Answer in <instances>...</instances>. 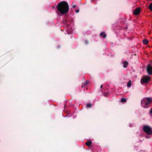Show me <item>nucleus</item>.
<instances>
[{"instance_id":"nucleus-1","label":"nucleus","mask_w":152,"mask_h":152,"mask_svg":"<svg viewBox=\"0 0 152 152\" xmlns=\"http://www.w3.org/2000/svg\"><path fill=\"white\" fill-rule=\"evenodd\" d=\"M57 10L61 14H64L66 13V2L61 1L57 6Z\"/></svg>"},{"instance_id":"nucleus-2","label":"nucleus","mask_w":152,"mask_h":152,"mask_svg":"<svg viewBox=\"0 0 152 152\" xmlns=\"http://www.w3.org/2000/svg\"><path fill=\"white\" fill-rule=\"evenodd\" d=\"M151 99L150 98H147L146 99L141 100V106L145 108H148L150 106V103L151 101Z\"/></svg>"},{"instance_id":"nucleus-3","label":"nucleus","mask_w":152,"mask_h":152,"mask_svg":"<svg viewBox=\"0 0 152 152\" xmlns=\"http://www.w3.org/2000/svg\"><path fill=\"white\" fill-rule=\"evenodd\" d=\"M142 129L148 135H151L152 134V128L148 125L144 126Z\"/></svg>"},{"instance_id":"nucleus-4","label":"nucleus","mask_w":152,"mask_h":152,"mask_svg":"<svg viewBox=\"0 0 152 152\" xmlns=\"http://www.w3.org/2000/svg\"><path fill=\"white\" fill-rule=\"evenodd\" d=\"M151 78L147 75L142 77L141 79V83H148L150 80Z\"/></svg>"},{"instance_id":"nucleus-5","label":"nucleus","mask_w":152,"mask_h":152,"mask_svg":"<svg viewBox=\"0 0 152 152\" xmlns=\"http://www.w3.org/2000/svg\"><path fill=\"white\" fill-rule=\"evenodd\" d=\"M146 70L148 75H152V66L151 65V64H147Z\"/></svg>"},{"instance_id":"nucleus-6","label":"nucleus","mask_w":152,"mask_h":152,"mask_svg":"<svg viewBox=\"0 0 152 152\" xmlns=\"http://www.w3.org/2000/svg\"><path fill=\"white\" fill-rule=\"evenodd\" d=\"M140 10L141 8L140 7H138L135 10L133 11V13L135 15H138L140 14Z\"/></svg>"},{"instance_id":"nucleus-7","label":"nucleus","mask_w":152,"mask_h":152,"mask_svg":"<svg viewBox=\"0 0 152 152\" xmlns=\"http://www.w3.org/2000/svg\"><path fill=\"white\" fill-rule=\"evenodd\" d=\"M92 143V141L90 140H88L85 142V144L89 147H90Z\"/></svg>"},{"instance_id":"nucleus-8","label":"nucleus","mask_w":152,"mask_h":152,"mask_svg":"<svg viewBox=\"0 0 152 152\" xmlns=\"http://www.w3.org/2000/svg\"><path fill=\"white\" fill-rule=\"evenodd\" d=\"M142 42L144 45H147L149 41L146 39H145L142 40Z\"/></svg>"},{"instance_id":"nucleus-9","label":"nucleus","mask_w":152,"mask_h":152,"mask_svg":"<svg viewBox=\"0 0 152 152\" xmlns=\"http://www.w3.org/2000/svg\"><path fill=\"white\" fill-rule=\"evenodd\" d=\"M123 64H124L123 67L124 68H126L128 64V63L127 61H124L123 62Z\"/></svg>"},{"instance_id":"nucleus-10","label":"nucleus","mask_w":152,"mask_h":152,"mask_svg":"<svg viewBox=\"0 0 152 152\" xmlns=\"http://www.w3.org/2000/svg\"><path fill=\"white\" fill-rule=\"evenodd\" d=\"M103 34V37L104 38H105L106 37V35L104 32L101 33L100 34V36H102Z\"/></svg>"},{"instance_id":"nucleus-11","label":"nucleus","mask_w":152,"mask_h":152,"mask_svg":"<svg viewBox=\"0 0 152 152\" xmlns=\"http://www.w3.org/2000/svg\"><path fill=\"white\" fill-rule=\"evenodd\" d=\"M148 9L150 10L151 11H152V3H151L149 5Z\"/></svg>"},{"instance_id":"nucleus-12","label":"nucleus","mask_w":152,"mask_h":152,"mask_svg":"<svg viewBox=\"0 0 152 152\" xmlns=\"http://www.w3.org/2000/svg\"><path fill=\"white\" fill-rule=\"evenodd\" d=\"M126 99L123 98H121V102L122 103H123L124 102H126Z\"/></svg>"},{"instance_id":"nucleus-13","label":"nucleus","mask_w":152,"mask_h":152,"mask_svg":"<svg viewBox=\"0 0 152 152\" xmlns=\"http://www.w3.org/2000/svg\"><path fill=\"white\" fill-rule=\"evenodd\" d=\"M131 81L130 80L129 81L128 83H127V86L128 87H129L131 86Z\"/></svg>"},{"instance_id":"nucleus-14","label":"nucleus","mask_w":152,"mask_h":152,"mask_svg":"<svg viewBox=\"0 0 152 152\" xmlns=\"http://www.w3.org/2000/svg\"><path fill=\"white\" fill-rule=\"evenodd\" d=\"M92 106V104H91L87 103L86 105V107L90 108Z\"/></svg>"},{"instance_id":"nucleus-15","label":"nucleus","mask_w":152,"mask_h":152,"mask_svg":"<svg viewBox=\"0 0 152 152\" xmlns=\"http://www.w3.org/2000/svg\"><path fill=\"white\" fill-rule=\"evenodd\" d=\"M109 93L107 92H104L103 94L104 96H109Z\"/></svg>"},{"instance_id":"nucleus-16","label":"nucleus","mask_w":152,"mask_h":152,"mask_svg":"<svg viewBox=\"0 0 152 152\" xmlns=\"http://www.w3.org/2000/svg\"><path fill=\"white\" fill-rule=\"evenodd\" d=\"M84 42L86 44H88V41L86 40H84Z\"/></svg>"},{"instance_id":"nucleus-17","label":"nucleus","mask_w":152,"mask_h":152,"mask_svg":"<svg viewBox=\"0 0 152 152\" xmlns=\"http://www.w3.org/2000/svg\"><path fill=\"white\" fill-rule=\"evenodd\" d=\"M84 84H85V86H86L88 84V82L87 81H86Z\"/></svg>"},{"instance_id":"nucleus-18","label":"nucleus","mask_w":152,"mask_h":152,"mask_svg":"<svg viewBox=\"0 0 152 152\" xmlns=\"http://www.w3.org/2000/svg\"><path fill=\"white\" fill-rule=\"evenodd\" d=\"M85 84H84V83H82V86H81V87L82 88H83V87H84V86H85Z\"/></svg>"},{"instance_id":"nucleus-19","label":"nucleus","mask_w":152,"mask_h":152,"mask_svg":"<svg viewBox=\"0 0 152 152\" xmlns=\"http://www.w3.org/2000/svg\"><path fill=\"white\" fill-rule=\"evenodd\" d=\"M150 113L151 115H152V108L151 109V110H150Z\"/></svg>"},{"instance_id":"nucleus-20","label":"nucleus","mask_w":152,"mask_h":152,"mask_svg":"<svg viewBox=\"0 0 152 152\" xmlns=\"http://www.w3.org/2000/svg\"><path fill=\"white\" fill-rule=\"evenodd\" d=\"M69 10V6L68 3H67V12H68Z\"/></svg>"},{"instance_id":"nucleus-21","label":"nucleus","mask_w":152,"mask_h":152,"mask_svg":"<svg viewBox=\"0 0 152 152\" xmlns=\"http://www.w3.org/2000/svg\"><path fill=\"white\" fill-rule=\"evenodd\" d=\"M148 64H151V65L152 66V60H151V61L150 62V63Z\"/></svg>"},{"instance_id":"nucleus-22","label":"nucleus","mask_w":152,"mask_h":152,"mask_svg":"<svg viewBox=\"0 0 152 152\" xmlns=\"http://www.w3.org/2000/svg\"><path fill=\"white\" fill-rule=\"evenodd\" d=\"M79 10H78V9H77V10H76L75 11V12L77 13L78 12H79Z\"/></svg>"},{"instance_id":"nucleus-23","label":"nucleus","mask_w":152,"mask_h":152,"mask_svg":"<svg viewBox=\"0 0 152 152\" xmlns=\"http://www.w3.org/2000/svg\"><path fill=\"white\" fill-rule=\"evenodd\" d=\"M76 7V5H73V6H72V7H73V8H75Z\"/></svg>"},{"instance_id":"nucleus-24","label":"nucleus","mask_w":152,"mask_h":152,"mask_svg":"<svg viewBox=\"0 0 152 152\" xmlns=\"http://www.w3.org/2000/svg\"><path fill=\"white\" fill-rule=\"evenodd\" d=\"M103 87V85H102L101 86H100V88H102V87Z\"/></svg>"},{"instance_id":"nucleus-25","label":"nucleus","mask_w":152,"mask_h":152,"mask_svg":"<svg viewBox=\"0 0 152 152\" xmlns=\"http://www.w3.org/2000/svg\"><path fill=\"white\" fill-rule=\"evenodd\" d=\"M132 126V124H131L130 125V127H131Z\"/></svg>"},{"instance_id":"nucleus-26","label":"nucleus","mask_w":152,"mask_h":152,"mask_svg":"<svg viewBox=\"0 0 152 152\" xmlns=\"http://www.w3.org/2000/svg\"><path fill=\"white\" fill-rule=\"evenodd\" d=\"M146 138L148 137V136H146Z\"/></svg>"},{"instance_id":"nucleus-27","label":"nucleus","mask_w":152,"mask_h":152,"mask_svg":"<svg viewBox=\"0 0 152 152\" xmlns=\"http://www.w3.org/2000/svg\"><path fill=\"white\" fill-rule=\"evenodd\" d=\"M65 107H66V106L65 105V106H64V108H65Z\"/></svg>"},{"instance_id":"nucleus-28","label":"nucleus","mask_w":152,"mask_h":152,"mask_svg":"<svg viewBox=\"0 0 152 152\" xmlns=\"http://www.w3.org/2000/svg\"><path fill=\"white\" fill-rule=\"evenodd\" d=\"M67 28L68 27V26L67 25Z\"/></svg>"}]
</instances>
